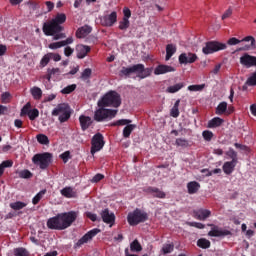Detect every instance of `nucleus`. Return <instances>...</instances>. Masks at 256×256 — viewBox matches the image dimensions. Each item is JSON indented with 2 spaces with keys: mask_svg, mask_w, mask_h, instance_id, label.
<instances>
[{
  "mask_svg": "<svg viewBox=\"0 0 256 256\" xmlns=\"http://www.w3.org/2000/svg\"><path fill=\"white\" fill-rule=\"evenodd\" d=\"M105 147V140L103 134L96 133L91 140V155H95L98 151H101Z\"/></svg>",
  "mask_w": 256,
  "mask_h": 256,
  "instance_id": "9d476101",
  "label": "nucleus"
},
{
  "mask_svg": "<svg viewBox=\"0 0 256 256\" xmlns=\"http://www.w3.org/2000/svg\"><path fill=\"white\" fill-rule=\"evenodd\" d=\"M223 119L215 117L208 122L209 129H215V127H221L223 125Z\"/></svg>",
  "mask_w": 256,
  "mask_h": 256,
  "instance_id": "c756f323",
  "label": "nucleus"
},
{
  "mask_svg": "<svg viewBox=\"0 0 256 256\" xmlns=\"http://www.w3.org/2000/svg\"><path fill=\"white\" fill-rule=\"evenodd\" d=\"M177 53V46L174 44H168L166 46V57L165 61H169Z\"/></svg>",
  "mask_w": 256,
  "mask_h": 256,
  "instance_id": "a878e982",
  "label": "nucleus"
},
{
  "mask_svg": "<svg viewBox=\"0 0 256 256\" xmlns=\"http://www.w3.org/2000/svg\"><path fill=\"white\" fill-rule=\"evenodd\" d=\"M61 195L63 197H66L67 199H71L73 197V188L71 187H65L60 191Z\"/></svg>",
  "mask_w": 256,
  "mask_h": 256,
  "instance_id": "c9c22d12",
  "label": "nucleus"
},
{
  "mask_svg": "<svg viewBox=\"0 0 256 256\" xmlns=\"http://www.w3.org/2000/svg\"><path fill=\"white\" fill-rule=\"evenodd\" d=\"M226 155L228 157H230V159H232L231 161L233 163H237L238 159H237V153L235 152V150H233V148H230L228 152H226Z\"/></svg>",
  "mask_w": 256,
  "mask_h": 256,
  "instance_id": "a18cd8bd",
  "label": "nucleus"
},
{
  "mask_svg": "<svg viewBox=\"0 0 256 256\" xmlns=\"http://www.w3.org/2000/svg\"><path fill=\"white\" fill-rule=\"evenodd\" d=\"M98 107H121V95L117 91L110 90L97 103Z\"/></svg>",
  "mask_w": 256,
  "mask_h": 256,
  "instance_id": "20e7f679",
  "label": "nucleus"
},
{
  "mask_svg": "<svg viewBox=\"0 0 256 256\" xmlns=\"http://www.w3.org/2000/svg\"><path fill=\"white\" fill-rule=\"evenodd\" d=\"M208 227H211V231L208 232L209 237H227V235H231V231L223 230L215 224H208Z\"/></svg>",
  "mask_w": 256,
  "mask_h": 256,
  "instance_id": "f8f14e48",
  "label": "nucleus"
},
{
  "mask_svg": "<svg viewBox=\"0 0 256 256\" xmlns=\"http://www.w3.org/2000/svg\"><path fill=\"white\" fill-rule=\"evenodd\" d=\"M225 49H227V44L219 41H209L206 42L205 47H203L202 53H204V55H212V53L225 51Z\"/></svg>",
  "mask_w": 256,
  "mask_h": 256,
  "instance_id": "1a4fd4ad",
  "label": "nucleus"
},
{
  "mask_svg": "<svg viewBox=\"0 0 256 256\" xmlns=\"http://www.w3.org/2000/svg\"><path fill=\"white\" fill-rule=\"evenodd\" d=\"M101 233V229L94 228L90 231H88L85 235H83L75 244V247H82V245H85V243H89L93 239V237H96Z\"/></svg>",
  "mask_w": 256,
  "mask_h": 256,
  "instance_id": "9b49d317",
  "label": "nucleus"
},
{
  "mask_svg": "<svg viewBox=\"0 0 256 256\" xmlns=\"http://www.w3.org/2000/svg\"><path fill=\"white\" fill-rule=\"evenodd\" d=\"M194 217L195 219H198V221H205L206 219H209L211 217V210L208 209H199L194 211Z\"/></svg>",
  "mask_w": 256,
  "mask_h": 256,
  "instance_id": "6ab92c4d",
  "label": "nucleus"
},
{
  "mask_svg": "<svg viewBox=\"0 0 256 256\" xmlns=\"http://www.w3.org/2000/svg\"><path fill=\"white\" fill-rule=\"evenodd\" d=\"M227 111V102H221L216 108V115H223Z\"/></svg>",
  "mask_w": 256,
  "mask_h": 256,
  "instance_id": "58836bf2",
  "label": "nucleus"
},
{
  "mask_svg": "<svg viewBox=\"0 0 256 256\" xmlns=\"http://www.w3.org/2000/svg\"><path fill=\"white\" fill-rule=\"evenodd\" d=\"M189 227H195L196 229H205V225L201 222H188Z\"/></svg>",
  "mask_w": 256,
  "mask_h": 256,
  "instance_id": "13d9d810",
  "label": "nucleus"
},
{
  "mask_svg": "<svg viewBox=\"0 0 256 256\" xmlns=\"http://www.w3.org/2000/svg\"><path fill=\"white\" fill-rule=\"evenodd\" d=\"M91 31H93L91 26L84 25L81 28H78V30L76 31V37L78 39H85V37H87V35H89V33H91Z\"/></svg>",
  "mask_w": 256,
  "mask_h": 256,
  "instance_id": "5701e85b",
  "label": "nucleus"
},
{
  "mask_svg": "<svg viewBox=\"0 0 256 256\" xmlns=\"http://www.w3.org/2000/svg\"><path fill=\"white\" fill-rule=\"evenodd\" d=\"M197 246L200 247V249H209V247H211V241L205 238H200L197 241Z\"/></svg>",
  "mask_w": 256,
  "mask_h": 256,
  "instance_id": "7c9ffc66",
  "label": "nucleus"
},
{
  "mask_svg": "<svg viewBox=\"0 0 256 256\" xmlns=\"http://www.w3.org/2000/svg\"><path fill=\"white\" fill-rule=\"evenodd\" d=\"M93 73V71L91 70V68H86L84 69V71L82 72L80 78L83 80V81H87V79H90L91 78V74Z\"/></svg>",
  "mask_w": 256,
  "mask_h": 256,
  "instance_id": "79ce46f5",
  "label": "nucleus"
},
{
  "mask_svg": "<svg viewBox=\"0 0 256 256\" xmlns=\"http://www.w3.org/2000/svg\"><path fill=\"white\" fill-rule=\"evenodd\" d=\"M78 216L79 212L75 211L59 213L56 216L49 218L46 225L48 229L64 231V229H69V227L77 221Z\"/></svg>",
  "mask_w": 256,
  "mask_h": 256,
  "instance_id": "f257e3e1",
  "label": "nucleus"
},
{
  "mask_svg": "<svg viewBox=\"0 0 256 256\" xmlns=\"http://www.w3.org/2000/svg\"><path fill=\"white\" fill-rule=\"evenodd\" d=\"M130 22L129 20L123 18L122 21L119 24V29L121 31H125V29H129Z\"/></svg>",
  "mask_w": 256,
  "mask_h": 256,
  "instance_id": "3c124183",
  "label": "nucleus"
},
{
  "mask_svg": "<svg viewBox=\"0 0 256 256\" xmlns=\"http://www.w3.org/2000/svg\"><path fill=\"white\" fill-rule=\"evenodd\" d=\"M0 165H2L4 167V169H7L9 167H13V160L3 161Z\"/></svg>",
  "mask_w": 256,
  "mask_h": 256,
  "instance_id": "774afa93",
  "label": "nucleus"
},
{
  "mask_svg": "<svg viewBox=\"0 0 256 256\" xmlns=\"http://www.w3.org/2000/svg\"><path fill=\"white\" fill-rule=\"evenodd\" d=\"M205 89V84H196L188 86V91H203Z\"/></svg>",
  "mask_w": 256,
  "mask_h": 256,
  "instance_id": "de8ad7c7",
  "label": "nucleus"
},
{
  "mask_svg": "<svg viewBox=\"0 0 256 256\" xmlns=\"http://www.w3.org/2000/svg\"><path fill=\"white\" fill-rule=\"evenodd\" d=\"M69 119H71V110L64 112V114H61L58 117V121H60V123H67V121H69Z\"/></svg>",
  "mask_w": 256,
  "mask_h": 256,
  "instance_id": "ea45409f",
  "label": "nucleus"
},
{
  "mask_svg": "<svg viewBox=\"0 0 256 256\" xmlns=\"http://www.w3.org/2000/svg\"><path fill=\"white\" fill-rule=\"evenodd\" d=\"M146 193H149L153 197H156L157 199H165L167 197V194L165 192L161 191L157 187L150 186L146 189Z\"/></svg>",
  "mask_w": 256,
  "mask_h": 256,
  "instance_id": "412c9836",
  "label": "nucleus"
},
{
  "mask_svg": "<svg viewBox=\"0 0 256 256\" xmlns=\"http://www.w3.org/2000/svg\"><path fill=\"white\" fill-rule=\"evenodd\" d=\"M127 221L129 225H131V227H135L140 223H145V221H149V214L139 208H136L134 211L128 213Z\"/></svg>",
  "mask_w": 256,
  "mask_h": 256,
  "instance_id": "39448f33",
  "label": "nucleus"
},
{
  "mask_svg": "<svg viewBox=\"0 0 256 256\" xmlns=\"http://www.w3.org/2000/svg\"><path fill=\"white\" fill-rule=\"evenodd\" d=\"M183 87H185V83L183 82L177 83L175 85L169 86L166 89V93H178V91H181Z\"/></svg>",
  "mask_w": 256,
  "mask_h": 256,
  "instance_id": "c85d7f7f",
  "label": "nucleus"
},
{
  "mask_svg": "<svg viewBox=\"0 0 256 256\" xmlns=\"http://www.w3.org/2000/svg\"><path fill=\"white\" fill-rule=\"evenodd\" d=\"M46 193H47V189H43L40 192H38L35 195V197L32 199L33 205H38L39 201H41V199H43V197L45 196Z\"/></svg>",
  "mask_w": 256,
  "mask_h": 256,
  "instance_id": "2f4dec72",
  "label": "nucleus"
},
{
  "mask_svg": "<svg viewBox=\"0 0 256 256\" xmlns=\"http://www.w3.org/2000/svg\"><path fill=\"white\" fill-rule=\"evenodd\" d=\"M173 72H175V67L169 66L166 64H159L154 69V75H165L167 73H173Z\"/></svg>",
  "mask_w": 256,
  "mask_h": 256,
  "instance_id": "f3484780",
  "label": "nucleus"
},
{
  "mask_svg": "<svg viewBox=\"0 0 256 256\" xmlns=\"http://www.w3.org/2000/svg\"><path fill=\"white\" fill-rule=\"evenodd\" d=\"M130 249H131V251H133L134 253H139V251H143V247L141 246V243H139V240H134V241L130 244Z\"/></svg>",
  "mask_w": 256,
  "mask_h": 256,
  "instance_id": "f704fd0d",
  "label": "nucleus"
},
{
  "mask_svg": "<svg viewBox=\"0 0 256 256\" xmlns=\"http://www.w3.org/2000/svg\"><path fill=\"white\" fill-rule=\"evenodd\" d=\"M30 93L33 99H35L36 101H39L41 97H43V90H41V88L37 86H34L33 88H31Z\"/></svg>",
  "mask_w": 256,
  "mask_h": 256,
  "instance_id": "bb28decb",
  "label": "nucleus"
},
{
  "mask_svg": "<svg viewBox=\"0 0 256 256\" xmlns=\"http://www.w3.org/2000/svg\"><path fill=\"white\" fill-rule=\"evenodd\" d=\"M67 21V15L64 13H58L54 19L49 23H44L43 33L45 35H55V33H61L65 28L61 25Z\"/></svg>",
  "mask_w": 256,
  "mask_h": 256,
  "instance_id": "7ed1b4c3",
  "label": "nucleus"
},
{
  "mask_svg": "<svg viewBox=\"0 0 256 256\" xmlns=\"http://www.w3.org/2000/svg\"><path fill=\"white\" fill-rule=\"evenodd\" d=\"M76 52L78 59H85V57H87V54L91 52V47L79 44L76 46Z\"/></svg>",
  "mask_w": 256,
  "mask_h": 256,
  "instance_id": "a211bd4d",
  "label": "nucleus"
},
{
  "mask_svg": "<svg viewBox=\"0 0 256 256\" xmlns=\"http://www.w3.org/2000/svg\"><path fill=\"white\" fill-rule=\"evenodd\" d=\"M80 127L82 131H87L90 125H93V120L89 116L81 115L79 117Z\"/></svg>",
  "mask_w": 256,
  "mask_h": 256,
  "instance_id": "4be33fe9",
  "label": "nucleus"
},
{
  "mask_svg": "<svg viewBox=\"0 0 256 256\" xmlns=\"http://www.w3.org/2000/svg\"><path fill=\"white\" fill-rule=\"evenodd\" d=\"M133 121L129 120V119H120L116 122H114L112 125L113 127H119V126H123V125H129L130 123H132Z\"/></svg>",
  "mask_w": 256,
  "mask_h": 256,
  "instance_id": "49530a36",
  "label": "nucleus"
},
{
  "mask_svg": "<svg viewBox=\"0 0 256 256\" xmlns=\"http://www.w3.org/2000/svg\"><path fill=\"white\" fill-rule=\"evenodd\" d=\"M47 37H53V41H59V39H65L67 35L62 32L55 33L54 35H46Z\"/></svg>",
  "mask_w": 256,
  "mask_h": 256,
  "instance_id": "603ef678",
  "label": "nucleus"
},
{
  "mask_svg": "<svg viewBox=\"0 0 256 256\" xmlns=\"http://www.w3.org/2000/svg\"><path fill=\"white\" fill-rule=\"evenodd\" d=\"M123 15H124L123 19L129 20L131 18V9L124 7Z\"/></svg>",
  "mask_w": 256,
  "mask_h": 256,
  "instance_id": "e2e57ef3",
  "label": "nucleus"
},
{
  "mask_svg": "<svg viewBox=\"0 0 256 256\" xmlns=\"http://www.w3.org/2000/svg\"><path fill=\"white\" fill-rule=\"evenodd\" d=\"M103 27H113L117 23V12L113 11L109 15H104L100 18Z\"/></svg>",
  "mask_w": 256,
  "mask_h": 256,
  "instance_id": "4468645a",
  "label": "nucleus"
},
{
  "mask_svg": "<svg viewBox=\"0 0 256 256\" xmlns=\"http://www.w3.org/2000/svg\"><path fill=\"white\" fill-rule=\"evenodd\" d=\"M24 207H27V204L21 201L10 203V208L14 211H21Z\"/></svg>",
  "mask_w": 256,
  "mask_h": 256,
  "instance_id": "72a5a7b5",
  "label": "nucleus"
},
{
  "mask_svg": "<svg viewBox=\"0 0 256 256\" xmlns=\"http://www.w3.org/2000/svg\"><path fill=\"white\" fill-rule=\"evenodd\" d=\"M174 249H175V245L173 243L164 244L161 249V253H162V255H168L169 253H173Z\"/></svg>",
  "mask_w": 256,
  "mask_h": 256,
  "instance_id": "473e14b6",
  "label": "nucleus"
},
{
  "mask_svg": "<svg viewBox=\"0 0 256 256\" xmlns=\"http://www.w3.org/2000/svg\"><path fill=\"white\" fill-rule=\"evenodd\" d=\"M15 256H27V250L25 248H16L14 250Z\"/></svg>",
  "mask_w": 256,
  "mask_h": 256,
  "instance_id": "4d7b16f0",
  "label": "nucleus"
},
{
  "mask_svg": "<svg viewBox=\"0 0 256 256\" xmlns=\"http://www.w3.org/2000/svg\"><path fill=\"white\" fill-rule=\"evenodd\" d=\"M136 73L139 79H147V77H151L153 73V67L145 68L144 64H134L130 67H122L119 72L120 77H130Z\"/></svg>",
  "mask_w": 256,
  "mask_h": 256,
  "instance_id": "f03ea898",
  "label": "nucleus"
},
{
  "mask_svg": "<svg viewBox=\"0 0 256 256\" xmlns=\"http://www.w3.org/2000/svg\"><path fill=\"white\" fill-rule=\"evenodd\" d=\"M170 115L171 117L177 119V117H179V108L172 107V109L170 110Z\"/></svg>",
  "mask_w": 256,
  "mask_h": 256,
  "instance_id": "69168bd1",
  "label": "nucleus"
},
{
  "mask_svg": "<svg viewBox=\"0 0 256 256\" xmlns=\"http://www.w3.org/2000/svg\"><path fill=\"white\" fill-rule=\"evenodd\" d=\"M36 139L40 145H49V137L45 134H38Z\"/></svg>",
  "mask_w": 256,
  "mask_h": 256,
  "instance_id": "e433bc0d",
  "label": "nucleus"
},
{
  "mask_svg": "<svg viewBox=\"0 0 256 256\" xmlns=\"http://www.w3.org/2000/svg\"><path fill=\"white\" fill-rule=\"evenodd\" d=\"M187 189H188L189 195H195V193H197V191L201 189V184H199V182L197 181L189 182L187 184Z\"/></svg>",
  "mask_w": 256,
  "mask_h": 256,
  "instance_id": "393cba45",
  "label": "nucleus"
},
{
  "mask_svg": "<svg viewBox=\"0 0 256 256\" xmlns=\"http://www.w3.org/2000/svg\"><path fill=\"white\" fill-rule=\"evenodd\" d=\"M240 64L249 69L250 67H256V57L249 54H244L240 57Z\"/></svg>",
  "mask_w": 256,
  "mask_h": 256,
  "instance_id": "2eb2a0df",
  "label": "nucleus"
},
{
  "mask_svg": "<svg viewBox=\"0 0 256 256\" xmlns=\"http://www.w3.org/2000/svg\"><path fill=\"white\" fill-rule=\"evenodd\" d=\"M49 61H51V58L49 56V53H47L40 60V67H41V69H43L44 67H47V65H49Z\"/></svg>",
  "mask_w": 256,
  "mask_h": 256,
  "instance_id": "37998d69",
  "label": "nucleus"
},
{
  "mask_svg": "<svg viewBox=\"0 0 256 256\" xmlns=\"http://www.w3.org/2000/svg\"><path fill=\"white\" fill-rule=\"evenodd\" d=\"M249 41H250V44H246L240 47L238 51H249V49H255V38L253 36H246L242 40L232 37L228 39L227 45H230V46L239 45V43H243V42L249 43Z\"/></svg>",
  "mask_w": 256,
  "mask_h": 256,
  "instance_id": "6e6552de",
  "label": "nucleus"
},
{
  "mask_svg": "<svg viewBox=\"0 0 256 256\" xmlns=\"http://www.w3.org/2000/svg\"><path fill=\"white\" fill-rule=\"evenodd\" d=\"M67 111H71V108H69V105L62 103L58 104L56 108L52 111L53 117H59L60 115L65 114Z\"/></svg>",
  "mask_w": 256,
  "mask_h": 256,
  "instance_id": "aec40b11",
  "label": "nucleus"
},
{
  "mask_svg": "<svg viewBox=\"0 0 256 256\" xmlns=\"http://www.w3.org/2000/svg\"><path fill=\"white\" fill-rule=\"evenodd\" d=\"M19 177L21 179H31V177H33V174L29 170H22L21 172H19Z\"/></svg>",
  "mask_w": 256,
  "mask_h": 256,
  "instance_id": "8fccbe9b",
  "label": "nucleus"
},
{
  "mask_svg": "<svg viewBox=\"0 0 256 256\" xmlns=\"http://www.w3.org/2000/svg\"><path fill=\"white\" fill-rule=\"evenodd\" d=\"M118 112L119 110L99 107L94 112V121H97V123H101L103 121H111V119H115V117H117Z\"/></svg>",
  "mask_w": 256,
  "mask_h": 256,
  "instance_id": "423d86ee",
  "label": "nucleus"
},
{
  "mask_svg": "<svg viewBox=\"0 0 256 256\" xmlns=\"http://www.w3.org/2000/svg\"><path fill=\"white\" fill-rule=\"evenodd\" d=\"M48 55L50 59H53L55 62L61 61V56L57 53L49 52Z\"/></svg>",
  "mask_w": 256,
  "mask_h": 256,
  "instance_id": "680f3d73",
  "label": "nucleus"
},
{
  "mask_svg": "<svg viewBox=\"0 0 256 256\" xmlns=\"http://www.w3.org/2000/svg\"><path fill=\"white\" fill-rule=\"evenodd\" d=\"M202 137L205 139V141H211L213 139V132L205 130L202 133Z\"/></svg>",
  "mask_w": 256,
  "mask_h": 256,
  "instance_id": "5fc2aeb1",
  "label": "nucleus"
},
{
  "mask_svg": "<svg viewBox=\"0 0 256 256\" xmlns=\"http://www.w3.org/2000/svg\"><path fill=\"white\" fill-rule=\"evenodd\" d=\"M198 57L195 53H182L178 57V61L180 65H189L191 63H195L197 61Z\"/></svg>",
  "mask_w": 256,
  "mask_h": 256,
  "instance_id": "ddd939ff",
  "label": "nucleus"
},
{
  "mask_svg": "<svg viewBox=\"0 0 256 256\" xmlns=\"http://www.w3.org/2000/svg\"><path fill=\"white\" fill-rule=\"evenodd\" d=\"M86 217L90 219V221H97V214H94L92 212H86Z\"/></svg>",
  "mask_w": 256,
  "mask_h": 256,
  "instance_id": "338daca9",
  "label": "nucleus"
},
{
  "mask_svg": "<svg viewBox=\"0 0 256 256\" xmlns=\"http://www.w3.org/2000/svg\"><path fill=\"white\" fill-rule=\"evenodd\" d=\"M69 157H71V152L69 151H65L60 155V158L62 159V161H64V163H67V161H69Z\"/></svg>",
  "mask_w": 256,
  "mask_h": 256,
  "instance_id": "052dcab7",
  "label": "nucleus"
},
{
  "mask_svg": "<svg viewBox=\"0 0 256 256\" xmlns=\"http://www.w3.org/2000/svg\"><path fill=\"white\" fill-rule=\"evenodd\" d=\"M61 47H64L63 41L53 42L48 45V48L52 50L61 49Z\"/></svg>",
  "mask_w": 256,
  "mask_h": 256,
  "instance_id": "864d4df0",
  "label": "nucleus"
},
{
  "mask_svg": "<svg viewBox=\"0 0 256 256\" xmlns=\"http://www.w3.org/2000/svg\"><path fill=\"white\" fill-rule=\"evenodd\" d=\"M74 49L73 48H71L70 46H68V47H66L65 49H64V55L66 56V57H71V55H73V53H74Z\"/></svg>",
  "mask_w": 256,
  "mask_h": 256,
  "instance_id": "0e129e2a",
  "label": "nucleus"
},
{
  "mask_svg": "<svg viewBox=\"0 0 256 256\" xmlns=\"http://www.w3.org/2000/svg\"><path fill=\"white\" fill-rule=\"evenodd\" d=\"M31 103H27L23 106V108L21 109V112H20V116L21 117H25V115H29V113H31Z\"/></svg>",
  "mask_w": 256,
  "mask_h": 256,
  "instance_id": "a19ab883",
  "label": "nucleus"
},
{
  "mask_svg": "<svg viewBox=\"0 0 256 256\" xmlns=\"http://www.w3.org/2000/svg\"><path fill=\"white\" fill-rule=\"evenodd\" d=\"M28 117L30 121H35V119L39 117V110L37 108H33L32 110H30Z\"/></svg>",
  "mask_w": 256,
  "mask_h": 256,
  "instance_id": "c03bdc74",
  "label": "nucleus"
},
{
  "mask_svg": "<svg viewBox=\"0 0 256 256\" xmlns=\"http://www.w3.org/2000/svg\"><path fill=\"white\" fill-rule=\"evenodd\" d=\"M134 129H137V125H135V124H128L123 129V137L125 139H129V137H131V133H133Z\"/></svg>",
  "mask_w": 256,
  "mask_h": 256,
  "instance_id": "cd10ccee",
  "label": "nucleus"
},
{
  "mask_svg": "<svg viewBox=\"0 0 256 256\" xmlns=\"http://www.w3.org/2000/svg\"><path fill=\"white\" fill-rule=\"evenodd\" d=\"M10 100H11V93L4 92L1 94V102L2 103H9Z\"/></svg>",
  "mask_w": 256,
  "mask_h": 256,
  "instance_id": "6e6d98bb",
  "label": "nucleus"
},
{
  "mask_svg": "<svg viewBox=\"0 0 256 256\" xmlns=\"http://www.w3.org/2000/svg\"><path fill=\"white\" fill-rule=\"evenodd\" d=\"M100 215L102 217V221L107 225H110V227L115 224V214L113 212L110 213L108 208L102 210Z\"/></svg>",
  "mask_w": 256,
  "mask_h": 256,
  "instance_id": "dca6fc26",
  "label": "nucleus"
},
{
  "mask_svg": "<svg viewBox=\"0 0 256 256\" xmlns=\"http://www.w3.org/2000/svg\"><path fill=\"white\" fill-rule=\"evenodd\" d=\"M77 89V84L68 85L61 90L62 95H69Z\"/></svg>",
  "mask_w": 256,
  "mask_h": 256,
  "instance_id": "4c0bfd02",
  "label": "nucleus"
},
{
  "mask_svg": "<svg viewBox=\"0 0 256 256\" xmlns=\"http://www.w3.org/2000/svg\"><path fill=\"white\" fill-rule=\"evenodd\" d=\"M177 147H189V141L185 138H178L176 139Z\"/></svg>",
  "mask_w": 256,
  "mask_h": 256,
  "instance_id": "09e8293b",
  "label": "nucleus"
},
{
  "mask_svg": "<svg viewBox=\"0 0 256 256\" xmlns=\"http://www.w3.org/2000/svg\"><path fill=\"white\" fill-rule=\"evenodd\" d=\"M235 167H237V162L228 161L223 164L222 169L225 175H231L235 171Z\"/></svg>",
  "mask_w": 256,
  "mask_h": 256,
  "instance_id": "b1692460",
  "label": "nucleus"
},
{
  "mask_svg": "<svg viewBox=\"0 0 256 256\" xmlns=\"http://www.w3.org/2000/svg\"><path fill=\"white\" fill-rule=\"evenodd\" d=\"M103 179H105V175H103V174H101V173H98V174H96V175L92 178L91 182H92V183H99V181H103Z\"/></svg>",
  "mask_w": 256,
  "mask_h": 256,
  "instance_id": "bf43d9fd",
  "label": "nucleus"
},
{
  "mask_svg": "<svg viewBox=\"0 0 256 256\" xmlns=\"http://www.w3.org/2000/svg\"><path fill=\"white\" fill-rule=\"evenodd\" d=\"M52 161L53 154L49 152L38 153L32 157V163H34V165H38L42 170L47 169V167L51 165Z\"/></svg>",
  "mask_w": 256,
  "mask_h": 256,
  "instance_id": "0eeeda50",
  "label": "nucleus"
}]
</instances>
